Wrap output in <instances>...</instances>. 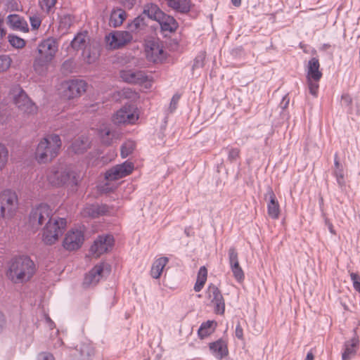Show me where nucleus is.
<instances>
[{"label": "nucleus", "instance_id": "obj_31", "mask_svg": "<svg viewBox=\"0 0 360 360\" xmlns=\"http://www.w3.org/2000/svg\"><path fill=\"white\" fill-rule=\"evenodd\" d=\"M215 324V322L213 321H207L202 323L198 331L200 339H204L210 335L214 330V325Z\"/></svg>", "mask_w": 360, "mask_h": 360}, {"label": "nucleus", "instance_id": "obj_15", "mask_svg": "<svg viewBox=\"0 0 360 360\" xmlns=\"http://www.w3.org/2000/svg\"><path fill=\"white\" fill-rule=\"evenodd\" d=\"M229 263L233 277L238 282H243L245 278L243 270L239 264L238 253L235 247H231L228 251Z\"/></svg>", "mask_w": 360, "mask_h": 360}, {"label": "nucleus", "instance_id": "obj_20", "mask_svg": "<svg viewBox=\"0 0 360 360\" xmlns=\"http://www.w3.org/2000/svg\"><path fill=\"white\" fill-rule=\"evenodd\" d=\"M269 198L267 202V213L269 217L273 219H278L280 216V205L276 195L271 188H269L265 194V198Z\"/></svg>", "mask_w": 360, "mask_h": 360}, {"label": "nucleus", "instance_id": "obj_54", "mask_svg": "<svg viewBox=\"0 0 360 360\" xmlns=\"http://www.w3.org/2000/svg\"><path fill=\"white\" fill-rule=\"evenodd\" d=\"M3 20L0 18V39H2L6 34V30L2 27Z\"/></svg>", "mask_w": 360, "mask_h": 360}, {"label": "nucleus", "instance_id": "obj_12", "mask_svg": "<svg viewBox=\"0 0 360 360\" xmlns=\"http://www.w3.org/2000/svg\"><path fill=\"white\" fill-rule=\"evenodd\" d=\"M134 165L131 162L125 161L108 169L105 174L107 180L115 181L129 175L134 170Z\"/></svg>", "mask_w": 360, "mask_h": 360}, {"label": "nucleus", "instance_id": "obj_22", "mask_svg": "<svg viewBox=\"0 0 360 360\" xmlns=\"http://www.w3.org/2000/svg\"><path fill=\"white\" fill-rule=\"evenodd\" d=\"M354 335L344 344V352L342 354V360H349L356 353L359 345V338L354 330Z\"/></svg>", "mask_w": 360, "mask_h": 360}, {"label": "nucleus", "instance_id": "obj_9", "mask_svg": "<svg viewBox=\"0 0 360 360\" xmlns=\"http://www.w3.org/2000/svg\"><path fill=\"white\" fill-rule=\"evenodd\" d=\"M139 119L136 109L131 105H125L118 110L112 116L115 124H131Z\"/></svg>", "mask_w": 360, "mask_h": 360}, {"label": "nucleus", "instance_id": "obj_28", "mask_svg": "<svg viewBox=\"0 0 360 360\" xmlns=\"http://www.w3.org/2000/svg\"><path fill=\"white\" fill-rule=\"evenodd\" d=\"M143 13L148 17V18L158 21L164 12H162L158 6L155 4H147L143 7Z\"/></svg>", "mask_w": 360, "mask_h": 360}, {"label": "nucleus", "instance_id": "obj_25", "mask_svg": "<svg viewBox=\"0 0 360 360\" xmlns=\"http://www.w3.org/2000/svg\"><path fill=\"white\" fill-rule=\"evenodd\" d=\"M157 22H159L161 30L165 32H174L178 28L176 20L172 16L165 13Z\"/></svg>", "mask_w": 360, "mask_h": 360}, {"label": "nucleus", "instance_id": "obj_46", "mask_svg": "<svg viewBox=\"0 0 360 360\" xmlns=\"http://www.w3.org/2000/svg\"><path fill=\"white\" fill-rule=\"evenodd\" d=\"M41 17L39 14L30 16V22L32 30H37L41 24Z\"/></svg>", "mask_w": 360, "mask_h": 360}, {"label": "nucleus", "instance_id": "obj_27", "mask_svg": "<svg viewBox=\"0 0 360 360\" xmlns=\"http://www.w3.org/2000/svg\"><path fill=\"white\" fill-rule=\"evenodd\" d=\"M191 0H168L167 6L174 11L186 13L191 9Z\"/></svg>", "mask_w": 360, "mask_h": 360}, {"label": "nucleus", "instance_id": "obj_43", "mask_svg": "<svg viewBox=\"0 0 360 360\" xmlns=\"http://www.w3.org/2000/svg\"><path fill=\"white\" fill-rule=\"evenodd\" d=\"M205 59V53L200 52L194 59L192 69H198L204 66V62Z\"/></svg>", "mask_w": 360, "mask_h": 360}, {"label": "nucleus", "instance_id": "obj_56", "mask_svg": "<svg viewBox=\"0 0 360 360\" xmlns=\"http://www.w3.org/2000/svg\"><path fill=\"white\" fill-rule=\"evenodd\" d=\"M5 323L4 314L0 312V332L1 331Z\"/></svg>", "mask_w": 360, "mask_h": 360}, {"label": "nucleus", "instance_id": "obj_39", "mask_svg": "<svg viewBox=\"0 0 360 360\" xmlns=\"http://www.w3.org/2000/svg\"><path fill=\"white\" fill-rule=\"evenodd\" d=\"M333 175L336 178L337 183L339 187L342 190L345 187V181L344 178L343 168L335 169Z\"/></svg>", "mask_w": 360, "mask_h": 360}, {"label": "nucleus", "instance_id": "obj_59", "mask_svg": "<svg viewBox=\"0 0 360 360\" xmlns=\"http://www.w3.org/2000/svg\"><path fill=\"white\" fill-rule=\"evenodd\" d=\"M231 2L233 6L238 7L241 4V0H231Z\"/></svg>", "mask_w": 360, "mask_h": 360}, {"label": "nucleus", "instance_id": "obj_19", "mask_svg": "<svg viewBox=\"0 0 360 360\" xmlns=\"http://www.w3.org/2000/svg\"><path fill=\"white\" fill-rule=\"evenodd\" d=\"M146 52L147 58L153 63L161 62L166 57L162 46L155 41L148 44Z\"/></svg>", "mask_w": 360, "mask_h": 360}, {"label": "nucleus", "instance_id": "obj_14", "mask_svg": "<svg viewBox=\"0 0 360 360\" xmlns=\"http://www.w3.org/2000/svg\"><path fill=\"white\" fill-rule=\"evenodd\" d=\"M84 240V234L81 231L71 230L66 233L63 246L67 250H75L82 246Z\"/></svg>", "mask_w": 360, "mask_h": 360}, {"label": "nucleus", "instance_id": "obj_63", "mask_svg": "<svg viewBox=\"0 0 360 360\" xmlns=\"http://www.w3.org/2000/svg\"><path fill=\"white\" fill-rule=\"evenodd\" d=\"M330 231L331 233H334L332 227H330Z\"/></svg>", "mask_w": 360, "mask_h": 360}, {"label": "nucleus", "instance_id": "obj_48", "mask_svg": "<svg viewBox=\"0 0 360 360\" xmlns=\"http://www.w3.org/2000/svg\"><path fill=\"white\" fill-rule=\"evenodd\" d=\"M354 289L360 294V276L357 273H350Z\"/></svg>", "mask_w": 360, "mask_h": 360}, {"label": "nucleus", "instance_id": "obj_60", "mask_svg": "<svg viewBox=\"0 0 360 360\" xmlns=\"http://www.w3.org/2000/svg\"><path fill=\"white\" fill-rule=\"evenodd\" d=\"M342 99H345V101L349 104L352 102V100L350 98V97L348 96V95H344L342 96Z\"/></svg>", "mask_w": 360, "mask_h": 360}, {"label": "nucleus", "instance_id": "obj_57", "mask_svg": "<svg viewBox=\"0 0 360 360\" xmlns=\"http://www.w3.org/2000/svg\"><path fill=\"white\" fill-rule=\"evenodd\" d=\"M314 356L311 351L309 352L307 354L305 360H314Z\"/></svg>", "mask_w": 360, "mask_h": 360}, {"label": "nucleus", "instance_id": "obj_17", "mask_svg": "<svg viewBox=\"0 0 360 360\" xmlns=\"http://www.w3.org/2000/svg\"><path fill=\"white\" fill-rule=\"evenodd\" d=\"M105 264L101 263L94 266L84 276L82 285L85 288L96 285L103 277Z\"/></svg>", "mask_w": 360, "mask_h": 360}, {"label": "nucleus", "instance_id": "obj_37", "mask_svg": "<svg viewBox=\"0 0 360 360\" xmlns=\"http://www.w3.org/2000/svg\"><path fill=\"white\" fill-rule=\"evenodd\" d=\"M87 213L91 217H97L99 215L104 214L107 210L105 206H95V205H91L89 207L86 208Z\"/></svg>", "mask_w": 360, "mask_h": 360}, {"label": "nucleus", "instance_id": "obj_18", "mask_svg": "<svg viewBox=\"0 0 360 360\" xmlns=\"http://www.w3.org/2000/svg\"><path fill=\"white\" fill-rule=\"evenodd\" d=\"M120 75L123 81L131 84H142L148 80V75L141 70H124Z\"/></svg>", "mask_w": 360, "mask_h": 360}, {"label": "nucleus", "instance_id": "obj_34", "mask_svg": "<svg viewBox=\"0 0 360 360\" xmlns=\"http://www.w3.org/2000/svg\"><path fill=\"white\" fill-rule=\"evenodd\" d=\"M100 136L102 142L107 146L112 143V139L116 137V132L112 131L110 129L105 127L100 131Z\"/></svg>", "mask_w": 360, "mask_h": 360}, {"label": "nucleus", "instance_id": "obj_36", "mask_svg": "<svg viewBox=\"0 0 360 360\" xmlns=\"http://www.w3.org/2000/svg\"><path fill=\"white\" fill-rule=\"evenodd\" d=\"M8 160V150L7 147L0 143V172L6 167Z\"/></svg>", "mask_w": 360, "mask_h": 360}, {"label": "nucleus", "instance_id": "obj_52", "mask_svg": "<svg viewBox=\"0 0 360 360\" xmlns=\"http://www.w3.org/2000/svg\"><path fill=\"white\" fill-rule=\"evenodd\" d=\"M289 102H290V99H289L288 96L287 95H285V96H283V98L280 103V107L283 110L285 109L288 106Z\"/></svg>", "mask_w": 360, "mask_h": 360}, {"label": "nucleus", "instance_id": "obj_8", "mask_svg": "<svg viewBox=\"0 0 360 360\" xmlns=\"http://www.w3.org/2000/svg\"><path fill=\"white\" fill-rule=\"evenodd\" d=\"M18 208V199L15 191L6 189L0 193V216L11 219Z\"/></svg>", "mask_w": 360, "mask_h": 360}, {"label": "nucleus", "instance_id": "obj_53", "mask_svg": "<svg viewBox=\"0 0 360 360\" xmlns=\"http://www.w3.org/2000/svg\"><path fill=\"white\" fill-rule=\"evenodd\" d=\"M124 6L128 9H130L134 6V0H122Z\"/></svg>", "mask_w": 360, "mask_h": 360}, {"label": "nucleus", "instance_id": "obj_7", "mask_svg": "<svg viewBox=\"0 0 360 360\" xmlns=\"http://www.w3.org/2000/svg\"><path fill=\"white\" fill-rule=\"evenodd\" d=\"M90 37L87 31L78 32L70 43L71 47L76 51H82L84 60L89 64L97 58V53L91 51Z\"/></svg>", "mask_w": 360, "mask_h": 360}, {"label": "nucleus", "instance_id": "obj_13", "mask_svg": "<svg viewBox=\"0 0 360 360\" xmlns=\"http://www.w3.org/2000/svg\"><path fill=\"white\" fill-rule=\"evenodd\" d=\"M86 83L82 79H72L65 84L63 96L68 99L79 97L86 90Z\"/></svg>", "mask_w": 360, "mask_h": 360}, {"label": "nucleus", "instance_id": "obj_51", "mask_svg": "<svg viewBox=\"0 0 360 360\" xmlns=\"http://www.w3.org/2000/svg\"><path fill=\"white\" fill-rule=\"evenodd\" d=\"M235 334L238 339L242 340L243 338V330L239 323L236 326Z\"/></svg>", "mask_w": 360, "mask_h": 360}, {"label": "nucleus", "instance_id": "obj_3", "mask_svg": "<svg viewBox=\"0 0 360 360\" xmlns=\"http://www.w3.org/2000/svg\"><path fill=\"white\" fill-rule=\"evenodd\" d=\"M58 51V44L53 38L41 41L37 46V55L35 56L33 67L36 72L44 75Z\"/></svg>", "mask_w": 360, "mask_h": 360}, {"label": "nucleus", "instance_id": "obj_29", "mask_svg": "<svg viewBox=\"0 0 360 360\" xmlns=\"http://www.w3.org/2000/svg\"><path fill=\"white\" fill-rule=\"evenodd\" d=\"M127 18L126 12L121 8L113 9L110 17V25L113 27H120Z\"/></svg>", "mask_w": 360, "mask_h": 360}, {"label": "nucleus", "instance_id": "obj_21", "mask_svg": "<svg viewBox=\"0 0 360 360\" xmlns=\"http://www.w3.org/2000/svg\"><path fill=\"white\" fill-rule=\"evenodd\" d=\"M209 349L211 354L218 360H222L229 354L227 342L222 339L210 342Z\"/></svg>", "mask_w": 360, "mask_h": 360}, {"label": "nucleus", "instance_id": "obj_32", "mask_svg": "<svg viewBox=\"0 0 360 360\" xmlns=\"http://www.w3.org/2000/svg\"><path fill=\"white\" fill-rule=\"evenodd\" d=\"M207 269L204 266H201L198 271L196 282L193 288L195 292H200L202 289L207 281Z\"/></svg>", "mask_w": 360, "mask_h": 360}, {"label": "nucleus", "instance_id": "obj_40", "mask_svg": "<svg viewBox=\"0 0 360 360\" xmlns=\"http://www.w3.org/2000/svg\"><path fill=\"white\" fill-rule=\"evenodd\" d=\"M12 60L7 55L0 56V73L6 71L11 66Z\"/></svg>", "mask_w": 360, "mask_h": 360}, {"label": "nucleus", "instance_id": "obj_41", "mask_svg": "<svg viewBox=\"0 0 360 360\" xmlns=\"http://www.w3.org/2000/svg\"><path fill=\"white\" fill-rule=\"evenodd\" d=\"M145 25L144 18L139 15L134 19V20L129 25V27L131 32L136 31Z\"/></svg>", "mask_w": 360, "mask_h": 360}, {"label": "nucleus", "instance_id": "obj_35", "mask_svg": "<svg viewBox=\"0 0 360 360\" xmlns=\"http://www.w3.org/2000/svg\"><path fill=\"white\" fill-rule=\"evenodd\" d=\"M77 347L78 346H77L76 350L79 351L80 356L84 359L90 357L94 353V348L88 343H82L79 349Z\"/></svg>", "mask_w": 360, "mask_h": 360}, {"label": "nucleus", "instance_id": "obj_16", "mask_svg": "<svg viewBox=\"0 0 360 360\" xmlns=\"http://www.w3.org/2000/svg\"><path fill=\"white\" fill-rule=\"evenodd\" d=\"M207 294L211 302L214 306L215 312L223 314L225 311V302L219 289L216 285L210 284L207 289Z\"/></svg>", "mask_w": 360, "mask_h": 360}, {"label": "nucleus", "instance_id": "obj_24", "mask_svg": "<svg viewBox=\"0 0 360 360\" xmlns=\"http://www.w3.org/2000/svg\"><path fill=\"white\" fill-rule=\"evenodd\" d=\"M320 63L316 58H311L307 68V79H313L314 80H320L322 77V72L319 70Z\"/></svg>", "mask_w": 360, "mask_h": 360}, {"label": "nucleus", "instance_id": "obj_2", "mask_svg": "<svg viewBox=\"0 0 360 360\" xmlns=\"http://www.w3.org/2000/svg\"><path fill=\"white\" fill-rule=\"evenodd\" d=\"M37 271L34 262L28 256H15L6 264V276L14 284L30 281Z\"/></svg>", "mask_w": 360, "mask_h": 360}, {"label": "nucleus", "instance_id": "obj_26", "mask_svg": "<svg viewBox=\"0 0 360 360\" xmlns=\"http://www.w3.org/2000/svg\"><path fill=\"white\" fill-rule=\"evenodd\" d=\"M168 262L169 259L167 257H162L155 260L151 266L150 276L153 278H159Z\"/></svg>", "mask_w": 360, "mask_h": 360}, {"label": "nucleus", "instance_id": "obj_10", "mask_svg": "<svg viewBox=\"0 0 360 360\" xmlns=\"http://www.w3.org/2000/svg\"><path fill=\"white\" fill-rule=\"evenodd\" d=\"M105 39L111 49H118L129 44L133 39V36L131 32L117 30L107 35Z\"/></svg>", "mask_w": 360, "mask_h": 360}, {"label": "nucleus", "instance_id": "obj_44", "mask_svg": "<svg viewBox=\"0 0 360 360\" xmlns=\"http://www.w3.org/2000/svg\"><path fill=\"white\" fill-rule=\"evenodd\" d=\"M307 84L309 89V92L314 96H317L318 89L319 87V80H314L313 79H307Z\"/></svg>", "mask_w": 360, "mask_h": 360}, {"label": "nucleus", "instance_id": "obj_1", "mask_svg": "<svg viewBox=\"0 0 360 360\" xmlns=\"http://www.w3.org/2000/svg\"><path fill=\"white\" fill-rule=\"evenodd\" d=\"M29 219L33 226L46 224L43 230L42 240L48 245H51L58 241L67 224L65 218H53V210L46 204H40L33 208Z\"/></svg>", "mask_w": 360, "mask_h": 360}, {"label": "nucleus", "instance_id": "obj_5", "mask_svg": "<svg viewBox=\"0 0 360 360\" xmlns=\"http://www.w3.org/2000/svg\"><path fill=\"white\" fill-rule=\"evenodd\" d=\"M46 179L53 186H66L72 191L76 189L80 181V176L77 172L60 166L49 168L46 172Z\"/></svg>", "mask_w": 360, "mask_h": 360}, {"label": "nucleus", "instance_id": "obj_30", "mask_svg": "<svg viewBox=\"0 0 360 360\" xmlns=\"http://www.w3.org/2000/svg\"><path fill=\"white\" fill-rule=\"evenodd\" d=\"M72 149L75 153H83L89 147V139L86 136H80L72 144Z\"/></svg>", "mask_w": 360, "mask_h": 360}, {"label": "nucleus", "instance_id": "obj_33", "mask_svg": "<svg viewBox=\"0 0 360 360\" xmlns=\"http://www.w3.org/2000/svg\"><path fill=\"white\" fill-rule=\"evenodd\" d=\"M136 148V143L132 140L126 141L122 146L120 153L122 158H125L131 155Z\"/></svg>", "mask_w": 360, "mask_h": 360}, {"label": "nucleus", "instance_id": "obj_23", "mask_svg": "<svg viewBox=\"0 0 360 360\" xmlns=\"http://www.w3.org/2000/svg\"><path fill=\"white\" fill-rule=\"evenodd\" d=\"M7 24L13 30L27 32L29 27L24 18L18 14H10L7 17Z\"/></svg>", "mask_w": 360, "mask_h": 360}, {"label": "nucleus", "instance_id": "obj_55", "mask_svg": "<svg viewBox=\"0 0 360 360\" xmlns=\"http://www.w3.org/2000/svg\"><path fill=\"white\" fill-rule=\"evenodd\" d=\"M334 165L335 169L342 168V167L340 165L339 162L337 154L335 155Z\"/></svg>", "mask_w": 360, "mask_h": 360}, {"label": "nucleus", "instance_id": "obj_47", "mask_svg": "<svg viewBox=\"0 0 360 360\" xmlns=\"http://www.w3.org/2000/svg\"><path fill=\"white\" fill-rule=\"evenodd\" d=\"M228 149V160L233 162L240 157V149L237 148H231Z\"/></svg>", "mask_w": 360, "mask_h": 360}, {"label": "nucleus", "instance_id": "obj_42", "mask_svg": "<svg viewBox=\"0 0 360 360\" xmlns=\"http://www.w3.org/2000/svg\"><path fill=\"white\" fill-rule=\"evenodd\" d=\"M57 0H41L39 1V6L41 8L49 13L56 5Z\"/></svg>", "mask_w": 360, "mask_h": 360}, {"label": "nucleus", "instance_id": "obj_11", "mask_svg": "<svg viewBox=\"0 0 360 360\" xmlns=\"http://www.w3.org/2000/svg\"><path fill=\"white\" fill-rule=\"evenodd\" d=\"M114 245V238L112 235L98 236L91 245L90 251L96 257L110 250Z\"/></svg>", "mask_w": 360, "mask_h": 360}, {"label": "nucleus", "instance_id": "obj_4", "mask_svg": "<svg viewBox=\"0 0 360 360\" xmlns=\"http://www.w3.org/2000/svg\"><path fill=\"white\" fill-rule=\"evenodd\" d=\"M61 140L58 135L49 134L39 142L34 158L37 162L45 164L51 162L58 154L61 147Z\"/></svg>", "mask_w": 360, "mask_h": 360}, {"label": "nucleus", "instance_id": "obj_58", "mask_svg": "<svg viewBox=\"0 0 360 360\" xmlns=\"http://www.w3.org/2000/svg\"><path fill=\"white\" fill-rule=\"evenodd\" d=\"M6 115V109H3L2 111H0V122L4 121V117Z\"/></svg>", "mask_w": 360, "mask_h": 360}, {"label": "nucleus", "instance_id": "obj_62", "mask_svg": "<svg viewBox=\"0 0 360 360\" xmlns=\"http://www.w3.org/2000/svg\"><path fill=\"white\" fill-rule=\"evenodd\" d=\"M46 321L50 323L51 325L53 324V321L51 320V319L49 317H47L46 318Z\"/></svg>", "mask_w": 360, "mask_h": 360}, {"label": "nucleus", "instance_id": "obj_50", "mask_svg": "<svg viewBox=\"0 0 360 360\" xmlns=\"http://www.w3.org/2000/svg\"><path fill=\"white\" fill-rule=\"evenodd\" d=\"M37 360H55V358L51 353L41 352L38 355Z\"/></svg>", "mask_w": 360, "mask_h": 360}, {"label": "nucleus", "instance_id": "obj_45", "mask_svg": "<svg viewBox=\"0 0 360 360\" xmlns=\"http://www.w3.org/2000/svg\"><path fill=\"white\" fill-rule=\"evenodd\" d=\"M75 68L74 62L72 60H67L63 62L61 66V71L63 74H70L72 72Z\"/></svg>", "mask_w": 360, "mask_h": 360}, {"label": "nucleus", "instance_id": "obj_61", "mask_svg": "<svg viewBox=\"0 0 360 360\" xmlns=\"http://www.w3.org/2000/svg\"><path fill=\"white\" fill-rule=\"evenodd\" d=\"M323 48H324L325 49H328V48H330V44H324L323 45Z\"/></svg>", "mask_w": 360, "mask_h": 360}, {"label": "nucleus", "instance_id": "obj_38", "mask_svg": "<svg viewBox=\"0 0 360 360\" xmlns=\"http://www.w3.org/2000/svg\"><path fill=\"white\" fill-rule=\"evenodd\" d=\"M10 44L17 49H22L25 46V41L14 34H9L8 36Z\"/></svg>", "mask_w": 360, "mask_h": 360}, {"label": "nucleus", "instance_id": "obj_6", "mask_svg": "<svg viewBox=\"0 0 360 360\" xmlns=\"http://www.w3.org/2000/svg\"><path fill=\"white\" fill-rule=\"evenodd\" d=\"M8 96L18 110L22 113L30 115L37 112V106L28 97L25 91L18 84L11 87Z\"/></svg>", "mask_w": 360, "mask_h": 360}, {"label": "nucleus", "instance_id": "obj_49", "mask_svg": "<svg viewBox=\"0 0 360 360\" xmlns=\"http://www.w3.org/2000/svg\"><path fill=\"white\" fill-rule=\"evenodd\" d=\"M180 99V96L178 94H174L171 100L169 108L172 111L174 110L176 108L177 104Z\"/></svg>", "mask_w": 360, "mask_h": 360}]
</instances>
